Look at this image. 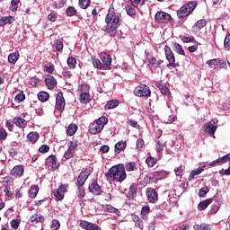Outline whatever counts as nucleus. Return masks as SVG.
Here are the masks:
<instances>
[{
    "instance_id": "obj_61",
    "label": "nucleus",
    "mask_w": 230,
    "mask_h": 230,
    "mask_svg": "<svg viewBox=\"0 0 230 230\" xmlns=\"http://www.w3.org/2000/svg\"><path fill=\"white\" fill-rule=\"evenodd\" d=\"M183 172L184 168H182V165H180L178 168L174 170V173L177 177H182Z\"/></svg>"
},
{
    "instance_id": "obj_54",
    "label": "nucleus",
    "mask_w": 230,
    "mask_h": 230,
    "mask_svg": "<svg viewBox=\"0 0 230 230\" xmlns=\"http://www.w3.org/2000/svg\"><path fill=\"white\" fill-rule=\"evenodd\" d=\"M132 6H143V4H145V3L146 2V0H129Z\"/></svg>"
},
{
    "instance_id": "obj_39",
    "label": "nucleus",
    "mask_w": 230,
    "mask_h": 230,
    "mask_svg": "<svg viewBox=\"0 0 230 230\" xmlns=\"http://www.w3.org/2000/svg\"><path fill=\"white\" fill-rule=\"evenodd\" d=\"M66 17H75V15H78V11L74 6H68L66 10Z\"/></svg>"
},
{
    "instance_id": "obj_64",
    "label": "nucleus",
    "mask_w": 230,
    "mask_h": 230,
    "mask_svg": "<svg viewBox=\"0 0 230 230\" xmlns=\"http://www.w3.org/2000/svg\"><path fill=\"white\" fill-rule=\"evenodd\" d=\"M224 45H225L226 49H227V51H229V49H230V35H226V37L225 38Z\"/></svg>"
},
{
    "instance_id": "obj_11",
    "label": "nucleus",
    "mask_w": 230,
    "mask_h": 230,
    "mask_svg": "<svg viewBox=\"0 0 230 230\" xmlns=\"http://www.w3.org/2000/svg\"><path fill=\"white\" fill-rule=\"evenodd\" d=\"M146 195L150 204H155V202L159 200V193H157V191L154 188H147L146 190Z\"/></svg>"
},
{
    "instance_id": "obj_62",
    "label": "nucleus",
    "mask_w": 230,
    "mask_h": 230,
    "mask_svg": "<svg viewBox=\"0 0 230 230\" xmlns=\"http://www.w3.org/2000/svg\"><path fill=\"white\" fill-rule=\"evenodd\" d=\"M64 157L65 159L68 160L71 159L73 157H75V152L73 151H69V149H67L65 154H64Z\"/></svg>"
},
{
    "instance_id": "obj_28",
    "label": "nucleus",
    "mask_w": 230,
    "mask_h": 230,
    "mask_svg": "<svg viewBox=\"0 0 230 230\" xmlns=\"http://www.w3.org/2000/svg\"><path fill=\"white\" fill-rule=\"evenodd\" d=\"M13 123L16 125V127H19L20 128H26L28 126V121L22 118H14Z\"/></svg>"
},
{
    "instance_id": "obj_37",
    "label": "nucleus",
    "mask_w": 230,
    "mask_h": 230,
    "mask_svg": "<svg viewBox=\"0 0 230 230\" xmlns=\"http://www.w3.org/2000/svg\"><path fill=\"white\" fill-rule=\"evenodd\" d=\"M66 64L70 69H76V58L73 56L68 57Z\"/></svg>"
},
{
    "instance_id": "obj_52",
    "label": "nucleus",
    "mask_w": 230,
    "mask_h": 230,
    "mask_svg": "<svg viewBox=\"0 0 230 230\" xmlns=\"http://www.w3.org/2000/svg\"><path fill=\"white\" fill-rule=\"evenodd\" d=\"M217 67L220 69H227V63L224 59L217 58Z\"/></svg>"
},
{
    "instance_id": "obj_48",
    "label": "nucleus",
    "mask_w": 230,
    "mask_h": 230,
    "mask_svg": "<svg viewBox=\"0 0 230 230\" xmlns=\"http://www.w3.org/2000/svg\"><path fill=\"white\" fill-rule=\"evenodd\" d=\"M54 46L56 48V50L58 51L59 53H62L64 49V42L60 40H56L54 41Z\"/></svg>"
},
{
    "instance_id": "obj_13",
    "label": "nucleus",
    "mask_w": 230,
    "mask_h": 230,
    "mask_svg": "<svg viewBox=\"0 0 230 230\" xmlns=\"http://www.w3.org/2000/svg\"><path fill=\"white\" fill-rule=\"evenodd\" d=\"M89 191L93 195H102V187L98 184V181L93 180L89 184Z\"/></svg>"
},
{
    "instance_id": "obj_29",
    "label": "nucleus",
    "mask_w": 230,
    "mask_h": 230,
    "mask_svg": "<svg viewBox=\"0 0 230 230\" xmlns=\"http://www.w3.org/2000/svg\"><path fill=\"white\" fill-rule=\"evenodd\" d=\"M40 137V136L39 135V133L37 131H31L27 135V139L31 142V143H37V141H39V138Z\"/></svg>"
},
{
    "instance_id": "obj_20",
    "label": "nucleus",
    "mask_w": 230,
    "mask_h": 230,
    "mask_svg": "<svg viewBox=\"0 0 230 230\" xmlns=\"http://www.w3.org/2000/svg\"><path fill=\"white\" fill-rule=\"evenodd\" d=\"M147 62L150 67H155V68L160 67L161 64H163V60L161 59L157 60L155 58H154V56L152 58H148Z\"/></svg>"
},
{
    "instance_id": "obj_8",
    "label": "nucleus",
    "mask_w": 230,
    "mask_h": 230,
    "mask_svg": "<svg viewBox=\"0 0 230 230\" xmlns=\"http://www.w3.org/2000/svg\"><path fill=\"white\" fill-rule=\"evenodd\" d=\"M89 175H91V171L89 169H85L84 171H82L77 177L75 186L77 188H84L85 182L89 179Z\"/></svg>"
},
{
    "instance_id": "obj_12",
    "label": "nucleus",
    "mask_w": 230,
    "mask_h": 230,
    "mask_svg": "<svg viewBox=\"0 0 230 230\" xmlns=\"http://www.w3.org/2000/svg\"><path fill=\"white\" fill-rule=\"evenodd\" d=\"M217 123H218V120L213 119L209 121V123H208L206 127V132H208L212 137H215V132H217Z\"/></svg>"
},
{
    "instance_id": "obj_3",
    "label": "nucleus",
    "mask_w": 230,
    "mask_h": 230,
    "mask_svg": "<svg viewBox=\"0 0 230 230\" xmlns=\"http://www.w3.org/2000/svg\"><path fill=\"white\" fill-rule=\"evenodd\" d=\"M199 5L197 0L190 1L184 5H182L177 12L178 19H184L190 17L191 13L195 11V8Z\"/></svg>"
},
{
    "instance_id": "obj_38",
    "label": "nucleus",
    "mask_w": 230,
    "mask_h": 230,
    "mask_svg": "<svg viewBox=\"0 0 230 230\" xmlns=\"http://www.w3.org/2000/svg\"><path fill=\"white\" fill-rule=\"evenodd\" d=\"M203 172H204V167H199L198 169L191 171L189 176V181H193L195 179V176L200 175V173Z\"/></svg>"
},
{
    "instance_id": "obj_18",
    "label": "nucleus",
    "mask_w": 230,
    "mask_h": 230,
    "mask_svg": "<svg viewBox=\"0 0 230 230\" xmlns=\"http://www.w3.org/2000/svg\"><path fill=\"white\" fill-rule=\"evenodd\" d=\"M207 24H208V22L206 20H204V19L199 20L192 26V31L197 33V32L200 31V30H202V28L206 27Z\"/></svg>"
},
{
    "instance_id": "obj_9",
    "label": "nucleus",
    "mask_w": 230,
    "mask_h": 230,
    "mask_svg": "<svg viewBox=\"0 0 230 230\" xmlns=\"http://www.w3.org/2000/svg\"><path fill=\"white\" fill-rule=\"evenodd\" d=\"M56 110H58L60 114L66 110V99L64 98V93L58 92L56 96Z\"/></svg>"
},
{
    "instance_id": "obj_40",
    "label": "nucleus",
    "mask_w": 230,
    "mask_h": 230,
    "mask_svg": "<svg viewBox=\"0 0 230 230\" xmlns=\"http://www.w3.org/2000/svg\"><path fill=\"white\" fill-rule=\"evenodd\" d=\"M164 173V172L163 171H156V172H154L153 173H149L147 177L152 181H154V179L157 181L160 179L161 175H163Z\"/></svg>"
},
{
    "instance_id": "obj_33",
    "label": "nucleus",
    "mask_w": 230,
    "mask_h": 230,
    "mask_svg": "<svg viewBox=\"0 0 230 230\" xmlns=\"http://www.w3.org/2000/svg\"><path fill=\"white\" fill-rule=\"evenodd\" d=\"M89 91H91V86L85 83L78 86V93H80V94H87Z\"/></svg>"
},
{
    "instance_id": "obj_47",
    "label": "nucleus",
    "mask_w": 230,
    "mask_h": 230,
    "mask_svg": "<svg viewBox=\"0 0 230 230\" xmlns=\"http://www.w3.org/2000/svg\"><path fill=\"white\" fill-rule=\"evenodd\" d=\"M126 12L128 13V15H129L130 17L136 15V8H134V5H126Z\"/></svg>"
},
{
    "instance_id": "obj_30",
    "label": "nucleus",
    "mask_w": 230,
    "mask_h": 230,
    "mask_svg": "<svg viewBox=\"0 0 230 230\" xmlns=\"http://www.w3.org/2000/svg\"><path fill=\"white\" fill-rule=\"evenodd\" d=\"M119 105V101L118 100H111L104 106L105 111H111V109H116Z\"/></svg>"
},
{
    "instance_id": "obj_19",
    "label": "nucleus",
    "mask_w": 230,
    "mask_h": 230,
    "mask_svg": "<svg viewBox=\"0 0 230 230\" xmlns=\"http://www.w3.org/2000/svg\"><path fill=\"white\" fill-rule=\"evenodd\" d=\"M137 195V183H132L129 186L127 197L129 199H134Z\"/></svg>"
},
{
    "instance_id": "obj_49",
    "label": "nucleus",
    "mask_w": 230,
    "mask_h": 230,
    "mask_svg": "<svg viewBox=\"0 0 230 230\" xmlns=\"http://www.w3.org/2000/svg\"><path fill=\"white\" fill-rule=\"evenodd\" d=\"M90 4H91V0H79V6L84 10L89 8Z\"/></svg>"
},
{
    "instance_id": "obj_59",
    "label": "nucleus",
    "mask_w": 230,
    "mask_h": 230,
    "mask_svg": "<svg viewBox=\"0 0 230 230\" xmlns=\"http://www.w3.org/2000/svg\"><path fill=\"white\" fill-rule=\"evenodd\" d=\"M69 188V184H61L58 190L63 194L66 195L67 193V189Z\"/></svg>"
},
{
    "instance_id": "obj_17",
    "label": "nucleus",
    "mask_w": 230,
    "mask_h": 230,
    "mask_svg": "<svg viewBox=\"0 0 230 230\" xmlns=\"http://www.w3.org/2000/svg\"><path fill=\"white\" fill-rule=\"evenodd\" d=\"M80 226L83 229H86V230H102V228H100V226L98 225L89 223L87 221H81L80 222Z\"/></svg>"
},
{
    "instance_id": "obj_41",
    "label": "nucleus",
    "mask_w": 230,
    "mask_h": 230,
    "mask_svg": "<svg viewBox=\"0 0 230 230\" xmlns=\"http://www.w3.org/2000/svg\"><path fill=\"white\" fill-rule=\"evenodd\" d=\"M38 99L40 100V102H48L49 100V93H48L47 92H40L38 93Z\"/></svg>"
},
{
    "instance_id": "obj_10",
    "label": "nucleus",
    "mask_w": 230,
    "mask_h": 230,
    "mask_svg": "<svg viewBox=\"0 0 230 230\" xmlns=\"http://www.w3.org/2000/svg\"><path fill=\"white\" fill-rule=\"evenodd\" d=\"M100 58L102 62V66H104V69H106V71H111V69H112V58L111 57V54L102 52L100 54Z\"/></svg>"
},
{
    "instance_id": "obj_34",
    "label": "nucleus",
    "mask_w": 230,
    "mask_h": 230,
    "mask_svg": "<svg viewBox=\"0 0 230 230\" xmlns=\"http://www.w3.org/2000/svg\"><path fill=\"white\" fill-rule=\"evenodd\" d=\"M78 130V126L76 124H70L66 128V136H75Z\"/></svg>"
},
{
    "instance_id": "obj_1",
    "label": "nucleus",
    "mask_w": 230,
    "mask_h": 230,
    "mask_svg": "<svg viewBox=\"0 0 230 230\" xmlns=\"http://www.w3.org/2000/svg\"><path fill=\"white\" fill-rule=\"evenodd\" d=\"M121 13L116 12L114 5H111L108 13L105 17V30L110 37H116L118 35V28L121 26Z\"/></svg>"
},
{
    "instance_id": "obj_5",
    "label": "nucleus",
    "mask_w": 230,
    "mask_h": 230,
    "mask_svg": "<svg viewBox=\"0 0 230 230\" xmlns=\"http://www.w3.org/2000/svg\"><path fill=\"white\" fill-rule=\"evenodd\" d=\"M134 94L138 98H150L152 96V91L146 84H140L134 89Z\"/></svg>"
},
{
    "instance_id": "obj_21",
    "label": "nucleus",
    "mask_w": 230,
    "mask_h": 230,
    "mask_svg": "<svg viewBox=\"0 0 230 230\" xmlns=\"http://www.w3.org/2000/svg\"><path fill=\"white\" fill-rule=\"evenodd\" d=\"M162 135H163V131L158 130V136L156 140V152H163V150H164V142L159 139V137H161Z\"/></svg>"
},
{
    "instance_id": "obj_51",
    "label": "nucleus",
    "mask_w": 230,
    "mask_h": 230,
    "mask_svg": "<svg viewBox=\"0 0 230 230\" xmlns=\"http://www.w3.org/2000/svg\"><path fill=\"white\" fill-rule=\"evenodd\" d=\"M44 71H46V73H49V75H53V73L55 72V66L53 64L48 66V65H44Z\"/></svg>"
},
{
    "instance_id": "obj_25",
    "label": "nucleus",
    "mask_w": 230,
    "mask_h": 230,
    "mask_svg": "<svg viewBox=\"0 0 230 230\" xmlns=\"http://www.w3.org/2000/svg\"><path fill=\"white\" fill-rule=\"evenodd\" d=\"M93 66L96 69H99L100 71H106L105 66H103V63L96 58H92Z\"/></svg>"
},
{
    "instance_id": "obj_43",
    "label": "nucleus",
    "mask_w": 230,
    "mask_h": 230,
    "mask_svg": "<svg viewBox=\"0 0 230 230\" xmlns=\"http://www.w3.org/2000/svg\"><path fill=\"white\" fill-rule=\"evenodd\" d=\"M146 163L147 166H149L150 168H154V166H155V164H157V159L154 158L152 156H148L146 159Z\"/></svg>"
},
{
    "instance_id": "obj_24",
    "label": "nucleus",
    "mask_w": 230,
    "mask_h": 230,
    "mask_svg": "<svg viewBox=\"0 0 230 230\" xmlns=\"http://www.w3.org/2000/svg\"><path fill=\"white\" fill-rule=\"evenodd\" d=\"M212 202H213V199H208L202 200L198 204L199 211H204V209H207L208 206H209V204H212Z\"/></svg>"
},
{
    "instance_id": "obj_4",
    "label": "nucleus",
    "mask_w": 230,
    "mask_h": 230,
    "mask_svg": "<svg viewBox=\"0 0 230 230\" xmlns=\"http://www.w3.org/2000/svg\"><path fill=\"white\" fill-rule=\"evenodd\" d=\"M106 123H109V119H107V117L99 118L90 125L89 133L93 135L100 134V132L103 130Z\"/></svg>"
},
{
    "instance_id": "obj_63",
    "label": "nucleus",
    "mask_w": 230,
    "mask_h": 230,
    "mask_svg": "<svg viewBox=\"0 0 230 230\" xmlns=\"http://www.w3.org/2000/svg\"><path fill=\"white\" fill-rule=\"evenodd\" d=\"M29 84L30 85H31L32 87H37V85H39V78L37 77H31L30 80H29Z\"/></svg>"
},
{
    "instance_id": "obj_60",
    "label": "nucleus",
    "mask_w": 230,
    "mask_h": 230,
    "mask_svg": "<svg viewBox=\"0 0 230 230\" xmlns=\"http://www.w3.org/2000/svg\"><path fill=\"white\" fill-rule=\"evenodd\" d=\"M8 137V133L3 128H0V139L1 141H4Z\"/></svg>"
},
{
    "instance_id": "obj_14",
    "label": "nucleus",
    "mask_w": 230,
    "mask_h": 230,
    "mask_svg": "<svg viewBox=\"0 0 230 230\" xmlns=\"http://www.w3.org/2000/svg\"><path fill=\"white\" fill-rule=\"evenodd\" d=\"M46 164L48 166H50L52 170H58L59 164L57 156H55L54 155H49V157L46 160Z\"/></svg>"
},
{
    "instance_id": "obj_53",
    "label": "nucleus",
    "mask_w": 230,
    "mask_h": 230,
    "mask_svg": "<svg viewBox=\"0 0 230 230\" xmlns=\"http://www.w3.org/2000/svg\"><path fill=\"white\" fill-rule=\"evenodd\" d=\"M207 64L209 66V67H218V58H214L207 61Z\"/></svg>"
},
{
    "instance_id": "obj_2",
    "label": "nucleus",
    "mask_w": 230,
    "mask_h": 230,
    "mask_svg": "<svg viewBox=\"0 0 230 230\" xmlns=\"http://www.w3.org/2000/svg\"><path fill=\"white\" fill-rule=\"evenodd\" d=\"M108 181H117V182H123L127 179V172H125V164H119L109 169L106 172Z\"/></svg>"
},
{
    "instance_id": "obj_31",
    "label": "nucleus",
    "mask_w": 230,
    "mask_h": 230,
    "mask_svg": "<svg viewBox=\"0 0 230 230\" xmlns=\"http://www.w3.org/2000/svg\"><path fill=\"white\" fill-rule=\"evenodd\" d=\"M15 21L13 16H4L0 19V26H4L5 24H12Z\"/></svg>"
},
{
    "instance_id": "obj_56",
    "label": "nucleus",
    "mask_w": 230,
    "mask_h": 230,
    "mask_svg": "<svg viewBox=\"0 0 230 230\" xmlns=\"http://www.w3.org/2000/svg\"><path fill=\"white\" fill-rule=\"evenodd\" d=\"M78 199H84L85 197V189L84 187H77Z\"/></svg>"
},
{
    "instance_id": "obj_44",
    "label": "nucleus",
    "mask_w": 230,
    "mask_h": 230,
    "mask_svg": "<svg viewBox=\"0 0 230 230\" xmlns=\"http://www.w3.org/2000/svg\"><path fill=\"white\" fill-rule=\"evenodd\" d=\"M77 147H78V141L71 140V141L68 142L67 150L75 153V150H76Z\"/></svg>"
},
{
    "instance_id": "obj_58",
    "label": "nucleus",
    "mask_w": 230,
    "mask_h": 230,
    "mask_svg": "<svg viewBox=\"0 0 230 230\" xmlns=\"http://www.w3.org/2000/svg\"><path fill=\"white\" fill-rule=\"evenodd\" d=\"M19 3H21V0H12L11 2L12 12H15L17 8H19Z\"/></svg>"
},
{
    "instance_id": "obj_55",
    "label": "nucleus",
    "mask_w": 230,
    "mask_h": 230,
    "mask_svg": "<svg viewBox=\"0 0 230 230\" xmlns=\"http://www.w3.org/2000/svg\"><path fill=\"white\" fill-rule=\"evenodd\" d=\"M195 230H211V227H209V225L208 224H201V225H197L194 226Z\"/></svg>"
},
{
    "instance_id": "obj_22",
    "label": "nucleus",
    "mask_w": 230,
    "mask_h": 230,
    "mask_svg": "<svg viewBox=\"0 0 230 230\" xmlns=\"http://www.w3.org/2000/svg\"><path fill=\"white\" fill-rule=\"evenodd\" d=\"M44 220H46L44 216H42L39 213L32 214L30 217V222H35V224H39V222H40L42 224V222H44Z\"/></svg>"
},
{
    "instance_id": "obj_7",
    "label": "nucleus",
    "mask_w": 230,
    "mask_h": 230,
    "mask_svg": "<svg viewBox=\"0 0 230 230\" xmlns=\"http://www.w3.org/2000/svg\"><path fill=\"white\" fill-rule=\"evenodd\" d=\"M155 21L160 24H168V22H172V21H173V18H172V15L168 13L160 11L155 13Z\"/></svg>"
},
{
    "instance_id": "obj_50",
    "label": "nucleus",
    "mask_w": 230,
    "mask_h": 230,
    "mask_svg": "<svg viewBox=\"0 0 230 230\" xmlns=\"http://www.w3.org/2000/svg\"><path fill=\"white\" fill-rule=\"evenodd\" d=\"M208 193H209V189L208 187H202L199 191V197L204 199Z\"/></svg>"
},
{
    "instance_id": "obj_26",
    "label": "nucleus",
    "mask_w": 230,
    "mask_h": 230,
    "mask_svg": "<svg viewBox=\"0 0 230 230\" xmlns=\"http://www.w3.org/2000/svg\"><path fill=\"white\" fill-rule=\"evenodd\" d=\"M126 172H137V163L136 162H128L124 165Z\"/></svg>"
},
{
    "instance_id": "obj_15",
    "label": "nucleus",
    "mask_w": 230,
    "mask_h": 230,
    "mask_svg": "<svg viewBox=\"0 0 230 230\" xmlns=\"http://www.w3.org/2000/svg\"><path fill=\"white\" fill-rule=\"evenodd\" d=\"M11 175L13 177L21 178L24 175V166L23 165H16L11 171Z\"/></svg>"
},
{
    "instance_id": "obj_36",
    "label": "nucleus",
    "mask_w": 230,
    "mask_h": 230,
    "mask_svg": "<svg viewBox=\"0 0 230 230\" xmlns=\"http://www.w3.org/2000/svg\"><path fill=\"white\" fill-rule=\"evenodd\" d=\"M91 94L89 93H80L79 102L83 104H87L91 102Z\"/></svg>"
},
{
    "instance_id": "obj_16",
    "label": "nucleus",
    "mask_w": 230,
    "mask_h": 230,
    "mask_svg": "<svg viewBox=\"0 0 230 230\" xmlns=\"http://www.w3.org/2000/svg\"><path fill=\"white\" fill-rule=\"evenodd\" d=\"M45 84L48 89H49L50 91H53V88L57 87L58 83H57V79H55L53 75H47L45 76Z\"/></svg>"
},
{
    "instance_id": "obj_6",
    "label": "nucleus",
    "mask_w": 230,
    "mask_h": 230,
    "mask_svg": "<svg viewBox=\"0 0 230 230\" xmlns=\"http://www.w3.org/2000/svg\"><path fill=\"white\" fill-rule=\"evenodd\" d=\"M164 54L166 59L168 60L167 67H179V63L175 62V54L169 46H165Z\"/></svg>"
},
{
    "instance_id": "obj_35",
    "label": "nucleus",
    "mask_w": 230,
    "mask_h": 230,
    "mask_svg": "<svg viewBox=\"0 0 230 230\" xmlns=\"http://www.w3.org/2000/svg\"><path fill=\"white\" fill-rule=\"evenodd\" d=\"M19 57L21 55L19 52H13L8 56V62L9 64H16L17 60H19Z\"/></svg>"
},
{
    "instance_id": "obj_46",
    "label": "nucleus",
    "mask_w": 230,
    "mask_h": 230,
    "mask_svg": "<svg viewBox=\"0 0 230 230\" xmlns=\"http://www.w3.org/2000/svg\"><path fill=\"white\" fill-rule=\"evenodd\" d=\"M24 100H26V95H24L22 92L18 93L14 98L16 103H21V102H24Z\"/></svg>"
},
{
    "instance_id": "obj_45",
    "label": "nucleus",
    "mask_w": 230,
    "mask_h": 230,
    "mask_svg": "<svg viewBox=\"0 0 230 230\" xmlns=\"http://www.w3.org/2000/svg\"><path fill=\"white\" fill-rule=\"evenodd\" d=\"M54 197H56L57 200H64L65 195L58 189H55L52 191Z\"/></svg>"
},
{
    "instance_id": "obj_27",
    "label": "nucleus",
    "mask_w": 230,
    "mask_h": 230,
    "mask_svg": "<svg viewBox=\"0 0 230 230\" xmlns=\"http://www.w3.org/2000/svg\"><path fill=\"white\" fill-rule=\"evenodd\" d=\"M172 47L173 51L178 53V55H183L186 56V53H184V49H182V46L175 41L172 42Z\"/></svg>"
},
{
    "instance_id": "obj_42",
    "label": "nucleus",
    "mask_w": 230,
    "mask_h": 230,
    "mask_svg": "<svg viewBox=\"0 0 230 230\" xmlns=\"http://www.w3.org/2000/svg\"><path fill=\"white\" fill-rule=\"evenodd\" d=\"M157 87H158L160 93H162L164 96L170 94V89H168V87H166V85H164L163 84H158Z\"/></svg>"
},
{
    "instance_id": "obj_57",
    "label": "nucleus",
    "mask_w": 230,
    "mask_h": 230,
    "mask_svg": "<svg viewBox=\"0 0 230 230\" xmlns=\"http://www.w3.org/2000/svg\"><path fill=\"white\" fill-rule=\"evenodd\" d=\"M19 226H21V220H19V219H13L11 221V227L13 229H19Z\"/></svg>"
},
{
    "instance_id": "obj_32",
    "label": "nucleus",
    "mask_w": 230,
    "mask_h": 230,
    "mask_svg": "<svg viewBox=\"0 0 230 230\" xmlns=\"http://www.w3.org/2000/svg\"><path fill=\"white\" fill-rule=\"evenodd\" d=\"M39 193V185H32L28 191L30 199H35Z\"/></svg>"
},
{
    "instance_id": "obj_23",
    "label": "nucleus",
    "mask_w": 230,
    "mask_h": 230,
    "mask_svg": "<svg viewBox=\"0 0 230 230\" xmlns=\"http://www.w3.org/2000/svg\"><path fill=\"white\" fill-rule=\"evenodd\" d=\"M127 148V142L120 140L115 145V154H121Z\"/></svg>"
}]
</instances>
